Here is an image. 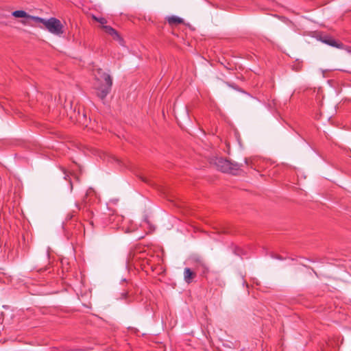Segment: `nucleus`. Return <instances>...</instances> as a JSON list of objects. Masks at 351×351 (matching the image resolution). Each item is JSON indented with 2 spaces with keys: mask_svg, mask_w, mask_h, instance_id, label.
I'll use <instances>...</instances> for the list:
<instances>
[{
  "mask_svg": "<svg viewBox=\"0 0 351 351\" xmlns=\"http://www.w3.org/2000/svg\"><path fill=\"white\" fill-rule=\"evenodd\" d=\"M112 86V78L111 76L103 71L101 69L97 71L95 77L94 89L96 91V95L104 101L107 95L110 93Z\"/></svg>",
  "mask_w": 351,
  "mask_h": 351,
  "instance_id": "nucleus-1",
  "label": "nucleus"
},
{
  "mask_svg": "<svg viewBox=\"0 0 351 351\" xmlns=\"http://www.w3.org/2000/svg\"><path fill=\"white\" fill-rule=\"evenodd\" d=\"M210 164L216 169L223 173H229L233 175L239 174L241 171V164L232 162L221 157H215L211 159Z\"/></svg>",
  "mask_w": 351,
  "mask_h": 351,
  "instance_id": "nucleus-2",
  "label": "nucleus"
},
{
  "mask_svg": "<svg viewBox=\"0 0 351 351\" xmlns=\"http://www.w3.org/2000/svg\"><path fill=\"white\" fill-rule=\"evenodd\" d=\"M37 23L44 25L45 28L51 34L56 36H61L64 33V27L60 21L55 17L45 19L38 16H31Z\"/></svg>",
  "mask_w": 351,
  "mask_h": 351,
  "instance_id": "nucleus-3",
  "label": "nucleus"
},
{
  "mask_svg": "<svg viewBox=\"0 0 351 351\" xmlns=\"http://www.w3.org/2000/svg\"><path fill=\"white\" fill-rule=\"evenodd\" d=\"M320 40L331 47H336L338 49H343V44L342 43L337 41L335 39H334L332 37L329 36H323L320 37Z\"/></svg>",
  "mask_w": 351,
  "mask_h": 351,
  "instance_id": "nucleus-4",
  "label": "nucleus"
},
{
  "mask_svg": "<svg viewBox=\"0 0 351 351\" xmlns=\"http://www.w3.org/2000/svg\"><path fill=\"white\" fill-rule=\"evenodd\" d=\"M102 28L105 30V32L110 34V36H112V38L114 39V40H119L120 42V43H122L123 40V38L120 36V35L119 34V33L117 32V30H115L114 28H112L111 26H108V25H104L102 27Z\"/></svg>",
  "mask_w": 351,
  "mask_h": 351,
  "instance_id": "nucleus-5",
  "label": "nucleus"
},
{
  "mask_svg": "<svg viewBox=\"0 0 351 351\" xmlns=\"http://www.w3.org/2000/svg\"><path fill=\"white\" fill-rule=\"evenodd\" d=\"M122 221L123 217L121 215L114 213L109 215L108 223L110 224H113L114 226H117L120 224V223H121Z\"/></svg>",
  "mask_w": 351,
  "mask_h": 351,
  "instance_id": "nucleus-6",
  "label": "nucleus"
},
{
  "mask_svg": "<svg viewBox=\"0 0 351 351\" xmlns=\"http://www.w3.org/2000/svg\"><path fill=\"white\" fill-rule=\"evenodd\" d=\"M195 276V273L191 271L190 268L186 267L184 269V279L186 283L190 284Z\"/></svg>",
  "mask_w": 351,
  "mask_h": 351,
  "instance_id": "nucleus-7",
  "label": "nucleus"
},
{
  "mask_svg": "<svg viewBox=\"0 0 351 351\" xmlns=\"http://www.w3.org/2000/svg\"><path fill=\"white\" fill-rule=\"evenodd\" d=\"M167 21L169 25H177L182 23L183 19L176 16H171L167 18Z\"/></svg>",
  "mask_w": 351,
  "mask_h": 351,
  "instance_id": "nucleus-8",
  "label": "nucleus"
},
{
  "mask_svg": "<svg viewBox=\"0 0 351 351\" xmlns=\"http://www.w3.org/2000/svg\"><path fill=\"white\" fill-rule=\"evenodd\" d=\"M12 16L16 18H26V17H30L29 15L27 14V13L23 10H16L12 12Z\"/></svg>",
  "mask_w": 351,
  "mask_h": 351,
  "instance_id": "nucleus-9",
  "label": "nucleus"
},
{
  "mask_svg": "<svg viewBox=\"0 0 351 351\" xmlns=\"http://www.w3.org/2000/svg\"><path fill=\"white\" fill-rule=\"evenodd\" d=\"M93 18L95 21L103 25V26L104 25V24L107 23L106 19L104 17H97L95 16H93Z\"/></svg>",
  "mask_w": 351,
  "mask_h": 351,
  "instance_id": "nucleus-10",
  "label": "nucleus"
},
{
  "mask_svg": "<svg viewBox=\"0 0 351 351\" xmlns=\"http://www.w3.org/2000/svg\"><path fill=\"white\" fill-rule=\"evenodd\" d=\"M128 292H123L121 293L122 298L126 299L128 297Z\"/></svg>",
  "mask_w": 351,
  "mask_h": 351,
  "instance_id": "nucleus-11",
  "label": "nucleus"
},
{
  "mask_svg": "<svg viewBox=\"0 0 351 351\" xmlns=\"http://www.w3.org/2000/svg\"><path fill=\"white\" fill-rule=\"evenodd\" d=\"M143 181L145 182H149L147 178H142Z\"/></svg>",
  "mask_w": 351,
  "mask_h": 351,
  "instance_id": "nucleus-12",
  "label": "nucleus"
},
{
  "mask_svg": "<svg viewBox=\"0 0 351 351\" xmlns=\"http://www.w3.org/2000/svg\"><path fill=\"white\" fill-rule=\"evenodd\" d=\"M245 163L248 165V159L245 158Z\"/></svg>",
  "mask_w": 351,
  "mask_h": 351,
  "instance_id": "nucleus-13",
  "label": "nucleus"
},
{
  "mask_svg": "<svg viewBox=\"0 0 351 351\" xmlns=\"http://www.w3.org/2000/svg\"><path fill=\"white\" fill-rule=\"evenodd\" d=\"M73 215H70V214H69V215H68V217H69V219H71V218L73 217Z\"/></svg>",
  "mask_w": 351,
  "mask_h": 351,
  "instance_id": "nucleus-14",
  "label": "nucleus"
},
{
  "mask_svg": "<svg viewBox=\"0 0 351 351\" xmlns=\"http://www.w3.org/2000/svg\"><path fill=\"white\" fill-rule=\"evenodd\" d=\"M207 270H208V269L206 267H204V272H205Z\"/></svg>",
  "mask_w": 351,
  "mask_h": 351,
  "instance_id": "nucleus-15",
  "label": "nucleus"
},
{
  "mask_svg": "<svg viewBox=\"0 0 351 351\" xmlns=\"http://www.w3.org/2000/svg\"><path fill=\"white\" fill-rule=\"evenodd\" d=\"M76 207H77V210H79V209H80V208H79V206H78V205H77V204H76Z\"/></svg>",
  "mask_w": 351,
  "mask_h": 351,
  "instance_id": "nucleus-16",
  "label": "nucleus"
},
{
  "mask_svg": "<svg viewBox=\"0 0 351 351\" xmlns=\"http://www.w3.org/2000/svg\"><path fill=\"white\" fill-rule=\"evenodd\" d=\"M68 176V175H65L64 176V179H66V177Z\"/></svg>",
  "mask_w": 351,
  "mask_h": 351,
  "instance_id": "nucleus-17",
  "label": "nucleus"
}]
</instances>
